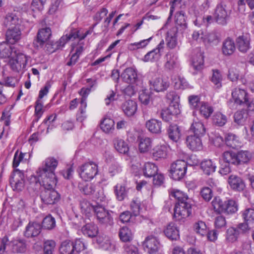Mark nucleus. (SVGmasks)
Here are the masks:
<instances>
[{"mask_svg":"<svg viewBox=\"0 0 254 254\" xmlns=\"http://www.w3.org/2000/svg\"><path fill=\"white\" fill-rule=\"evenodd\" d=\"M97 242L104 250L113 252L116 249L115 244L108 239L102 240L100 238H99L97 239Z\"/></svg>","mask_w":254,"mask_h":254,"instance_id":"obj_48","label":"nucleus"},{"mask_svg":"<svg viewBox=\"0 0 254 254\" xmlns=\"http://www.w3.org/2000/svg\"><path fill=\"white\" fill-rule=\"evenodd\" d=\"M239 234L237 228L230 227L226 231V240L229 243H234L237 240Z\"/></svg>","mask_w":254,"mask_h":254,"instance_id":"obj_44","label":"nucleus"},{"mask_svg":"<svg viewBox=\"0 0 254 254\" xmlns=\"http://www.w3.org/2000/svg\"><path fill=\"white\" fill-rule=\"evenodd\" d=\"M158 172L157 166L153 163L147 162L143 167V175L146 177L151 178Z\"/></svg>","mask_w":254,"mask_h":254,"instance_id":"obj_42","label":"nucleus"},{"mask_svg":"<svg viewBox=\"0 0 254 254\" xmlns=\"http://www.w3.org/2000/svg\"><path fill=\"white\" fill-rule=\"evenodd\" d=\"M199 108L200 113L206 119L209 118L213 112V108L205 102H202Z\"/></svg>","mask_w":254,"mask_h":254,"instance_id":"obj_59","label":"nucleus"},{"mask_svg":"<svg viewBox=\"0 0 254 254\" xmlns=\"http://www.w3.org/2000/svg\"><path fill=\"white\" fill-rule=\"evenodd\" d=\"M235 49V44L232 39L228 38L223 42L222 51L224 55H231L234 52Z\"/></svg>","mask_w":254,"mask_h":254,"instance_id":"obj_33","label":"nucleus"},{"mask_svg":"<svg viewBox=\"0 0 254 254\" xmlns=\"http://www.w3.org/2000/svg\"><path fill=\"white\" fill-rule=\"evenodd\" d=\"M212 121L215 126L223 127L226 124L227 118L221 112H216L213 116Z\"/></svg>","mask_w":254,"mask_h":254,"instance_id":"obj_50","label":"nucleus"},{"mask_svg":"<svg viewBox=\"0 0 254 254\" xmlns=\"http://www.w3.org/2000/svg\"><path fill=\"white\" fill-rule=\"evenodd\" d=\"M222 159L227 164L237 165L236 153L233 151H225L222 154Z\"/></svg>","mask_w":254,"mask_h":254,"instance_id":"obj_47","label":"nucleus"},{"mask_svg":"<svg viewBox=\"0 0 254 254\" xmlns=\"http://www.w3.org/2000/svg\"><path fill=\"white\" fill-rule=\"evenodd\" d=\"M164 232L166 236L171 240H176L179 238V230L173 223H169Z\"/></svg>","mask_w":254,"mask_h":254,"instance_id":"obj_28","label":"nucleus"},{"mask_svg":"<svg viewBox=\"0 0 254 254\" xmlns=\"http://www.w3.org/2000/svg\"><path fill=\"white\" fill-rule=\"evenodd\" d=\"M91 31L89 30L83 33H81L79 30H74L71 31L68 37H61L59 41L58 45L61 47H64L66 42L71 39H75L76 38H78L80 40H81L84 39L87 35L91 34Z\"/></svg>","mask_w":254,"mask_h":254,"instance_id":"obj_16","label":"nucleus"},{"mask_svg":"<svg viewBox=\"0 0 254 254\" xmlns=\"http://www.w3.org/2000/svg\"><path fill=\"white\" fill-rule=\"evenodd\" d=\"M188 101L191 109H196L200 107L203 102H200V97L198 95H192L188 97Z\"/></svg>","mask_w":254,"mask_h":254,"instance_id":"obj_62","label":"nucleus"},{"mask_svg":"<svg viewBox=\"0 0 254 254\" xmlns=\"http://www.w3.org/2000/svg\"><path fill=\"white\" fill-rule=\"evenodd\" d=\"M8 246L13 253H24L27 250L26 242L22 239L13 240L9 242Z\"/></svg>","mask_w":254,"mask_h":254,"instance_id":"obj_22","label":"nucleus"},{"mask_svg":"<svg viewBox=\"0 0 254 254\" xmlns=\"http://www.w3.org/2000/svg\"><path fill=\"white\" fill-rule=\"evenodd\" d=\"M191 213V205L190 202L176 203L174 208V217L181 220L189 216Z\"/></svg>","mask_w":254,"mask_h":254,"instance_id":"obj_8","label":"nucleus"},{"mask_svg":"<svg viewBox=\"0 0 254 254\" xmlns=\"http://www.w3.org/2000/svg\"><path fill=\"white\" fill-rule=\"evenodd\" d=\"M56 245V242L53 240L45 241L44 243V254H53Z\"/></svg>","mask_w":254,"mask_h":254,"instance_id":"obj_64","label":"nucleus"},{"mask_svg":"<svg viewBox=\"0 0 254 254\" xmlns=\"http://www.w3.org/2000/svg\"><path fill=\"white\" fill-rule=\"evenodd\" d=\"M106 157V161L109 165L108 172L111 176H114L120 173L122 168L118 162L115 161L113 156L109 154Z\"/></svg>","mask_w":254,"mask_h":254,"instance_id":"obj_23","label":"nucleus"},{"mask_svg":"<svg viewBox=\"0 0 254 254\" xmlns=\"http://www.w3.org/2000/svg\"><path fill=\"white\" fill-rule=\"evenodd\" d=\"M247 118V117L246 115V111L244 110L238 111L234 115V122L238 125H243Z\"/></svg>","mask_w":254,"mask_h":254,"instance_id":"obj_60","label":"nucleus"},{"mask_svg":"<svg viewBox=\"0 0 254 254\" xmlns=\"http://www.w3.org/2000/svg\"><path fill=\"white\" fill-rule=\"evenodd\" d=\"M122 107L125 114L128 117L133 116L137 110V103L133 100L126 101L123 104Z\"/></svg>","mask_w":254,"mask_h":254,"instance_id":"obj_26","label":"nucleus"},{"mask_svg":"<svg viewBox=\"0 0 254 254\" xmlns=\"http://www.w3.org/2000/svg\"><path fill=\"white\" fill-rule=\"evenodd\" d=\"M228 183L231 188L234 190L241 191L243 190L245 188V184L243 180L235 175H231L229 176Z\"/></svg>","mask_w":254,"mask_h":254,"instance_id":"obj_21","label":"nucleus"},{"mask_svg":"<svg viewBox=\"0 0 254 254\" xmlns=\"http://www.w3.org/2000/svg\"><path fill=\"white\" fill-rule=\"evenodd\" d=\"M171 31L167 33V37L166 38L167 45L170 49H174L177 45V40L176 35V30L174 29L173 34Z\"/></svg>","mask_w":254,"mask_h":254,"instance_id":"obj_57","label":"nucleus"},{"mask_svg":"<svg viewBox=\"0 0 254 254\" xmlns=\"http://www.w3.org/2000/svg\"><path fill=\"white\" fill-rule=\"evenodd\" d=\"M112 211L106 210L101 205H97L95 214L98 223L105 227L112 226L114 224V219L111 215Z\"/></svg>","mask_w":254,"mask_h":254,"instance_id":"obj_4","label":"nucleus"},{"mask_svg":"<svg viewBox=\"0 0 254 254\" xmlns=\"http://www.w3.org/2000/svg\"><path fill=\"white\" fill-rule=\"evenodd\" d=\"M58 165V161L54 157H48L43 162L42 165L36 171V175L30 179L31 185L35 183L38 187L44 185L46 188L55 187L58 180L55 170Z\"/></svg>","mask_w":254,"mask_h":254,"instance_id":"obj_1","label":"nucleus"},{"mask_svg":"<svg viewBox=\"0 0 254 254\" xmlns=\"http://www.w3.org/2000/svg\"><path fill=\"white\" fill-rule=\"evenodd\" d=\"M14 48L5 42L0 44V57L9 58L14 55Z\"/></svg>","mask_w":254,"mask_h":254,"instance_id":"obj_35","label":"nucleus"},{"mask_svg":"<svg viewBox=\"0 0 254 254\" xmlns=\"http://www.w3.org/2000/svg\"><path fill=\"white\" fill-rule=\"evenodd\" d=\"M80 206L82 212L84 213L85 214H90L92 211L95 213V209L97 206L92 205L86 199H82L80 201Z\"/></svg>","mask_w":254,"mask_h":254,"instance_id":"obj_58","label":"nucleus"},{"mask_svg":"<svg viewBox=\"0 0 254 254\" xmlns=\"http://www.w3.org/2000/svg\"><path fill=\"white\" fill-rule=\"evenodd\" d=\"M83 51V47L82 45H78L76 46H73L70 53H72L69 61L66 64L68 66H72L74 65L78 61L79 56Z\"/></svg>","mask_w":254,"mask_h":254,"instance_id":"obj_27","label":"nucleus"},{"mask_svg":"<svg viewBox=\"0 0 254 254\" xmlns=\"http://www.w3.org/2000/svg\"><path fill=\"white\" fill-rule=\"evenodd\" d=\"M82 232L84 235L93 238L97 235L98 229L95 224L88 223L82 227Z\"/></svg>","mask_w":254,"mask_h":254,"instance_id":"obj_38","label":"nucleus"},{"mask_svg":"<svg viewBox=\"0 0 254 254\" xmlns=\"http://www.w3.org/2000/svg\"><path fill=\"white\" fill-rule=\"evenodd\" d=\"M251 36L249 33H243L236 39V44L239 50L246 53L250 48Z\"/></svg>","mask_w":254,"mask_h":254,"instance_id":"obj_18","label":"nucleus"},{"mask_svg":"<svg viewBox=\"0 0 254 254\" xmlns=\"http://www.w3.org/2000/svg\"><path fill=\"white\" fill-rule=\"evenodd\" d=\"M14 55L16 58L10 59L9 64L13 71L19 72L26 68L28 57L23 53L16 54L15 51Z\"/></svg>","mask_w":254,"mask_h":254,"instance_id":"obj_7","label":"nucleus"},{"mask_svg":"<svg viewBox=\"0 0 254 254\" xmlns=\"http://www.w3.org/2000/svg\"><path fill=\"white\" fill-rule=\"evenodd\" d=\"M191 65L196 71H200L203 66V57L202 53L199 51L196 55L192 58Z\"/></svg>","mask_w":254,"mask_h":254,"instance_id":"obj_40","label":"nucleus"},{"mask_svg":"<svg viewBox=\"0 0 254 254\" xmlns=\"http://www.w3.org/2000/svg\"><path fill=\"white\" fill-rule=\"evenodd\" d=\"M152 147V141L150 138H141L139 143V150L141 153H146L150 150Z\"/></svg>","mask_w":254,"mask_h":254,"instance_id":"obj_52","label":"nucleus"},{"mask_svg":"<svg viewBox=\"0 0 254 254\" xmlns=\"http://www.w3.org/2000/svg\"><path fill=\"white\" fill-rule=\"evenodd\" d=\"M212 205L214 211L217 213L224 212L225 201L223 202L219 197H215L212 201Z\"/></svg>","mask_w":254,"mask_h":254,"instance_id":"obj_56","label":"nucleus"},{"mask_svg":"<svg viewBox=\"0 0 254 254\" xmlns=\"http://www.w3.org/2000/svg\"><path fill=\"white\" fill-rule=\"evenodd\" d=\"M230 14V11L227 9L226 5L219 3L216 7L214 16L218 23L225 25L227 23Z\"/></svg>","mask_w":254,"mask_h":254,"instance_id":"obj_11","label":"nucleus"},{"mask_svg":"<svg viewBox=\"0 0 254 254\" xmlns=\"http://www.w3.org/2000/svg\"><path fill=\"white\" fill-rule=\"evenodd\" d=\"M168 154V148L166 145H157L155 146L152 153V158L155 160L166 158Z\"/></svg>","mask_w":254,"mask_h":254,"instance_id":"obj_25","label":"nucleus"},{"mask_svg":"<svg viewBox=\"0 0 254 254\" xmlns=\"http://www.w3.org/2000/svg\"><path fill=\"white\" fill-rule=\"evenodd\" d=\"M56 226L55 218L51 215L45 217L42 221V227L46 229L51 230Z\"/></svg>","mask_w":254,"mask_h":254,"instance_id":"obj_63","label":"nucleus"},{"mask_svg":"<svg viewBox=\"0 0 254 254\" xmlns=\"http://www.w3.org/2000/svg\"><path fill=\"white\" fill-rule=\"evenodd\" d=\"M42 226L37 222H29L27 225L24 232V236L27 238L37 236L41 232Z\"/></svg>","mask_w":254,"mask_h":254,"instance_id":"obj_20","label":"nucleus"},{"mask_svg":"<svg viewBox=\"0 0 254 254\" xmlns=\"http://www.w3.org/2000/svg\"><path fill=\"white\" fill-rule=\"evenodd\" d=\"M190 130L194 133L193 135L202 137L205 134L206 129L204 125L200 121H194L192 124Z\"/></svg>","mask_w":254,"mask_h":254,"instance_id":"obj_39","label":"nucleus"},{"mask_svg":"<svg viewBox=\"0 0 254 254\" xmlns=\"http://www.w3.org/2000/svg\"><path fill=\"white\" fill-rule=\"evenodd\" d=\"M165 67L166 69L172 70L179 67L180 63L177 53L174 52H168L165 55Z\"/></svg>","mask_w":254,"mask_h":254,"instance_id":"obj_14","label":"nucleus"},{"mask_svg":"<svg viewBox=\"0 0 254 254\" xmlns=\"http://www.w3.org/2000/svg\"><path fill=\"white\" fill-rule=\"evenodd\" d=\"M225 143L228 146L236 148L241 146V142L236 135L229 133L225 136Z\"/></svg>","mask_w":254,"mask_h":254,"instance_id":"obj_30","label":"nucleus"},{"mask_svg":"<svg viewBox=\"0 0 254 254\" xmlns=\"http://www.w3.org/2000/svg\"><path fill=\"white\" fill-rule=\"evenodd\" d=\"M200 136L190 135L186 139L187 146L192 151H197L202 149L203 145Z\"/></svg>","mask_w":254,"mask_h":254,"instance_id":"obj_19","label":"nucleus"},{"mask_svg":"<svg viewBox=\"0 0 254 254\" xmlns=\"http://www.w3.org/2000/svg\"><path fill=\"white\" fill-rule=\"evenodd\" d=\"M152 37L142 40L139 42L131 43L128 46V49L130 50H135L139 49L145 48L150 42Z\"/></svg>","mask_w":254,"mask_h":254,"instance_id":"obj_61","label":"nucleus"},{"mask_svg":"<svg viewBox=\"0 0 254 254\" xmlns=\"http://www.w3.org/2000/svg\"><path fill=\"white\" fill-rule=\"evenodd\" d=\"M170 195L175 198L178 202L176 203H182L185 202H190L188 195L179 190H173L171 191Z\"/></svg>","mask_w":254,"mask_h":254,"instance_id":"obj_41","label":"nucleus"},{"mask_svg":"<svg viewBox=\"0 0 254 254\" xmlns=\"http://www.w3.org/2000/svg\"><path fill=\"white\" fill-rule=\"evenodd\" d=\"M150 89L156 92H164L170 86L168 78L163 76L154 75L149 79Z\"/></svg>","mask_w":254,"mask_h":254,"instance_id":"obj_6","label":"nucleus"},{"mask_svg":"<svg viewBox=\"0 0 254 254\" xmlns=\"http://www.w3.org/2000/svg\"><path fill=\"white\" fill-rule=\"evenodd\" d=\"M237 165L247 163L252 158L251 153L248 151H240L236 153Z\"/></svg>","mask_w":254,"mask_h":254,"instance_id":"obj_45","label":"nucleus"},{"mask_svg":"<svg viewBox=\"0 0 254 254\" xmlns=\"http://www.w3.org/2000/svg\"><path fill=\"white\" fill-rule=\"evenodd\" d=\"M168 136L172 140L177 142L181 136V130L177 125H170L167 129Z\"/></svg>","mask_w":254,"mask_h":254,"instance_id":"obj_31","label":"nucleus"},{"mask_svg":"<svg viewBox=\"0 0 254 254\" xmlns=\"http://www.w3.org/2000/svg\"><path fill=\"white\" fill-rule=\"evenodd\" d=\"M121 77L125 82L127 83H134L137 79V72L133 68H127L122 73Z\"/></svg>","mask_w":254,"mask_h":254,"instance_id":"obj_24","label":"nucleus"},{"mask_svg":"<svg viewBox=\"0 0 254 254\" xmlns=\"http://www.w3.org/2000/svg\"><path fill=\"white\" fill-rule=\"evenodd\" d=\"M45 190L41 194V198L42 201L47 204H54L57 202L60 198V194L56 191L52 187L50 188H46L42 185Z\"/></svg>","mask_w":254,"mask_h":254,"instance_id":"obj_10","label":"nucleus"},{"mask_svg":"<svg viewBox=\"0 0 254 254\" xmlns=\"http://www.w3.org/2000/svg\"><path fill=\"white\" fill-rule=\"evenodd\" d=\"M194 231L201 236H205L207 233V227L205 223L202 220L196 221L193 226Z\"/></svg>","mask_w":254,"mask_h":254,"instance_id":"obj_46","label":"nucleus"},{"mask_svg":"<svg viewBox=\"0 0 254 254\" xmlns=\"http://www.w3.org/2000/svg\"><path fill=\"white\" fill-rule=\"evenodd\" d=\"M187 164L183 160H178L171 164L170 168L171 177L174 180L182 179L187 172Z\"/></svg>","mask_w":254,"mask_h":254,"instance_id":"obj_5","label":"nucleus"},{"mask_svg":"<svg viewBox=\"0 0 254 254\" xmlns=\"http://www.w3.org/2000/svg\"><path fill=\"white\" fill-rule=\"evenodd\" d=\"M242 215L245 222L254 225V209L247 208L242 212Z\"/></svg>","mask_w":254,"mask_h":254,"instance_id":"obj_53","label":"nucleus"},{"mask_svg":"<svg viewBox=\"0 0 254 254\" xmlns=\"http://www.w3.org/2000/svg\"><path fill=\"white\" fill-rule=\"evenodd\" d=\"M200 167L204 174L207 175L215 172L216 168L215 163L210 159L204 160L202 161L200 164Z\"/></svg>","mask_w":254,"mask_h":254,"instance_id":"obj_32","label":"nucleus"},{"mask_svg":"<svg viewBox=\"0 0 254 254\" xmlns=\"http://www.w3.org/2000/svg\"><path fill=\"white\" fill-rule=\"evenodd\" d=\"M120 239L123 242H128L132 240V233L127 227L121 228L119 231Z\"/></svg>","mask_w":254,"mask_h":254,"instance_id":"obj_54","label":"nucleus"},{"mask_svg":"<svg viewBox=\"0 0 254 254\" xmlns=\"http://www.w3.org/2000/svg\"><path fill=\"white\" fill-rule=\"evenodd\" d=\"M145 126L148 130L153 133L158 134L161 132L162 123L158 120H149L146 122Z\"/></svg>","mask_w":254,"mask_h":254,"instance_id":"obj_29","label":"nucleus"},{"mask_svg":"<svg viewBox=\"0 0 254 254\" xmlns=\"http://www.w3.org/2000/svg\"><path fill=\"white\" fill-rule=\"evenodd\" d=\"M212 72L211 81L213 83L215 88H220L222 86V75L218 69H213Z\"/></svg>","mask_w":254,"mask_h":254,"instance_id":"obj_51","label":"nucleus"},{"mask_svg":"<svg viewBox=\"0 0 254 254\" xmlns=\"http://www.w3.org/2000/svg\"><path fill=\"white\" fill-rule=\"evenodd\" d=\"M22 19L14 11L8 12L4 18L3 25L6 28L22 27Z\"/></svg>","mask_w":254,"mask_h":254,"instance_id":"obj_12","label":"nucleus"},{"mask_svg":"<svg viewBox=\"0 0 254 254\" xmlns=\"http://www.w3.org/2000/svg\"><path fill=\"white\" fill-rule=\"evenodd\" d=\"M6 39L10 44H13L21 38L22 27L7 28Z\"/></svg>","mask_w":254,"mask_h":254,"instance_id":"obj_15","label":"nucleus"},{"mask_svg":"<svg viewBox=\"0 0 254 254\" xmlns=\"http://www.w3.org/2000/svg\"><path fill=\"white\" fill-rule=\"evenodd\" d=\"M10 184L14 191H21L24 187V173L19 169H15L9 179Z\"/></svg>","mask_w":254,"mask_h":254,"instance_id":"obj_9","label":"nucleus"},{"mask_svg":"<svg viewBox=\"0 0 254 254\" xmlns=\"http://www.w3.org/2000/svg\"><path fill=\"white\" fill-rule=\"evenodd\" d=\"M115 122L109 118H104L101 123V129L106 133H112L115 129Z\"/></svg>","mask_w":254,"mask_h":254,"instance_id":"obj_37","label":"nucleus"},{"mask_svg":"<svg viewBox=\"0 0 254 254\" xmlns=\"http://www.w3.org/2000/svg\"><path fill=\"white\" fill-rule=\"evenodd\" d=\"M78 172L80 178L85 181L93 179L98 173V166L93 161H87L78 167Z\"/></svg>","mask_w":254,"mask_h":254,"instance_id":"obj_2","label":"nucleus"},{"mask_svg":"<svg viewBox=\"0 0 254 254\" xmlns=\"http://www.w3.org/2000/svg\"><path fill=\"white\" fill-rule=\"evenodd\" d=\"M51 30L49 28H42L39 30L37 39L33 42L34 46L37 48L41 47L46 42L51 36Z\"/></svg>","mask_w":254,"mask_h":254,"instance_id":"obj_17","label":"nucleus"},{"mask_svg":"<svg viewBox=\"0 0 254 254\" xmlns=\"http://www.w3.org/2000/svg\"><path fill=\"white\" fill-rule=\"evenodd\" d=\"M60 254H77L75 252L72 242L70 240H65L63 241L59 248Z\"/></svg>","mask_w":254,"mask_h":254,"instance_id":"obj_36","label":"nucleus"},{"mask_svg":"<svg viewBox=\"0 0 254 254\" xmlns=\"http://www.w3.org/2000/svg\"><path fill=\"white\" fill-rule=\"evenodd\" d=\"M115 193L117 199L119 201L123 200L127 196V191L125 187L121 184H117L115 187Z\"/></svg>","mask_w":254,"mask_h":254,"instance_id":"obj_55","label":"nucleus"},{"mask_svg":"<svg viewBox=\"0 0 254 254\" xmlns=\"http://www.w3.org/2000/svg\"><path fill=\"white\" fill-rule=\"evenodd\" d=\"M116 150L122 154H127L129 151L128 144L122 139L115 138L113 140Z\"/></svg>","mask_w":254,"mask_h":254,"instance_id":"obj_34","label":"nucleus"},{"mask_svg":"<svg viewBox=\"0 0 254 254\" xmlns=\"http://www.w3.org/2000/svg\"><path fill=\"white\" fill-rule=\"evenodd\" d=\"M143 248L149 254L156 253L160 248V243L157 239L153 236H147L142 243Z\"/></svg>","mask_w":254,"mask_h":254,"instance_id":"obj_13","label":"nucleus"},{"mask_svg":"<svg viewBox=\"0 0 254 254\" xmlns=\"http://www.w3.org/2000/svg\"><path fill=\"white\" fill-rule=\"evenodd\" d=\"M80 192L85 195H91L96 190L95 186L92 183H80L78 186Z\"/></svg>","mask_w":254,"mask_h":254,"instance_id":"obj_43","label":"nucleus"},{"mask_svg":"<svg viewBox=\"0 0 254 254\" xmlns=\"http://www.w3.org/2000/svg\"><path fill=\"white\" fill-rule=\"evenodd\" d=\"M238 204L234 200L229 199L225 201L224 213L227 214H234L238 211Z\"/></svg>","mask_w":254,"mask_h":254,"instance_id":"obj_49","label":"nucleus"},{"mask_svg":"<svg viewBox=\"0 0 254 254\" xmlns=\"http://www.w3.org/2000/svg\"><path fill=\"white\" fill-rule=\"evenodd\" d=\"M232 100L228 102V105L231 109H235V104L241 105L248 102V94L245 90L240 88H236L232 91Z\"/></svg>","mask_w":254,"mask_h":254,"instance_id":"obj_3","label":"nucleus"}]
</instances>
